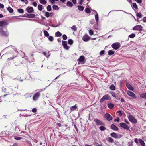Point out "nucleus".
<instances>
[{
	"label": "nucleus",
	"mask_w": 146,
	"mask_h": 146,
	"mask_svg": "<svg viewBox=\"0 0 146 146\" xmlns=\"http://www.w3.org/2000/svg\"><path fill=\"white\" fill-rule=\"evenodd\" d=\"M0 34L2 35L5 36L7 37L9 36V33L7 30L4 31L3 28L0 29Z\"/></svg>",
	"instance_id": "1"
},
{
	"label": "nucleus",
	"mask_w": 146,
	"mask_h": 146,
	"mask_svg": "<svg viewBox=\"0 0 146 146\" xmlns=\"http://www.w3.org/2000/svg\"><path fill=\"white\" fill-rule=\"evenodd\" d=\"M128 119L132 123H135L137 122V120L132 115H129L128 116Z\"/></svg>",
	"instance_id": "2"
},
{
	"label": "nucleus",
	"mask_w": 146,
	"mask_h": 146,
	"mask_svg": "<svg viewBox=\"0 0 146 146\" xmlns=\"http://www.w3.org/2000/svg\"><path fill=\"white\" fill-rule=\"evenodd\" d=\"M111 47L115 50H117L120 47V44L118 42L112 44Z\"/></svg>",
	"instance_id": "3"
},
{
	"label": "nucleus",
	"mask_w": 146,
	"mask_h": 146,
	"mask_svg": "<svg viewBox=\"0 0 146 146\" xmlns=\"http://www.w3.org/2000/svg\"><path fill=\"white\" fill-rule=\"evenodd\" d=\"M110 98V97L108 94H106L100 100V103H102L105 100H109Z\"/></svg>",
	"instance_id": "4"
},
{
	"label": "nucleus",
	"mask_w": 146,
	"mask_h": 146,
	"mask_svg": "<svg viewBox=\"0 0 146 146\" xmlns=\"http://www.w3.org/2000/svg\"><path fill=\"white\" fill-rule=\"evenodd\" d=\"M143 27L141 25H137L134 26L132 29L134 30L141 31L142 30Z\"/></svg>",
	"instance_id": "5"
},
{
	"label": "nucleus",
	"mask_w": 146,
	"mask_h": 146,
	"mask_svg": "<svg viewBox=\"0 0 146 146\" xmlns=\"http://www.w3.org/2000/svg\"><path fill=\"white\" fill-rule=\"evenodd\" d=\"M40 96V92H38L33 96V101L37 100Z\"/></svg>",
	"instance_id": "6"
},
{
	"label": "nucleus",
	"mask_w": 146,
	"mask_h": 146,
	"mask_svg": "<svg viewBox=\"0 0 146 146\" xmlns=\"http://www.w3.org/2000/svg\"><path fill=\"white\" fill-rule=\"evenodd\" d=\"M94 121L96 125L98 126L103 125L104 124L102 121L97 119H94Z\"/></svg>",
	"instance_id": "7"
},
{
	"label": "nucleus",
	"mask_w": 146,
	"mask_h": 146,
	"mask_svg": "<svg viewBox=\"0 0 146 146\" xmlns=\"http://www.w3.org/2000/svg\"><path fill=\"white\" fill-rule=\"evenodd\" d=\"M105 119L108 121H110L112 120V117L111 116L109 113H106L104 116Z\"/></svg>",
	"instance_id": "8"
},
{
	"label": "nucleus",
	"mask_w": 146,
	"mask_h": 146,
	"mask_svg": "<svg viewBox=\"0 0 146 146\" xmlns=\"http://www.w3.org/2000/svg\"><path fill=\"white\" fill-rule=\"evenodd\" d=\"M62 44L64 48L66 50H68L69 48V46L67 45V42L65 41H62Z\"/></svg>",
	"instance_id": "9"
},
{
	"label": "nucleus",
	"mask_w": 146,
	"mask_h": 146,
	"mask_svg": "<svg viewBox=\"0 0 146 146\" xmlns=\"http://www.w3.org/2000/svg\"><path fill=\"white\" fill-rule=\"evenodd\" d=\"M110 135L112 137L115 138H119L121 137L120 135H117L114 132H113L110 134Z\"/></svg>",
	"instance_id": "10"
},
{
	"label": "nucleus",
	"mask_w": 146,
	"mask_h": 146,
	"mask_svg": "<svg viewBox=\"0 0 146 146\" xmlns=\"http://www.w3.org/2000/svg\"><path fill=\"white\" fill-rule=\"evenodd\" d=\"M23 17L33 18L35 17V15L33 14H26L23 15Z\"/></svg>",
	"instance_id": "11"
},
{
	"label": "nucleus",
	"mask_w": 146,
	"mask_h": 146,
	"mask_svg": "<svg viewBox=\"0 0 146 146\" xmlns=\"http://www.w3.org/2000/svg\"><path fill=\"white\" fill-rule=\"evenodd\" d=\"M8 23L5 21H0V26H3L8 25Z\"/></svg>",
	"instance_id": "12"
},
{
	"label": "nucleus",
	"mask_w": 146,
	"mask_h": 146,
	"mask_svg": "<svg viewBox=\"0 0 146 146\" xmlns=\"http://www.w3.org/2000/svg\"><path fill=\"white\" fill-rule=\"evenodd\" d=\"M128 95L133 99H135L136 98V97L135 94L132 92L128 91Z\"/></svg>",
	"instance_id": "13"
},
{
	"label": "nucleus",
	"mask_w": 146,
	"mask_h": 146,
	"mask_svg": "<svg viewBox=\"0 0 146 146\" xmlns=\"http://www.w3.org/2000/svg\"><path fill=\"white\" fill-rule=\"evenodd\" d=\"M82 40L85 42H87L90 40V37L87 35H85L82 38Z\"/></svg>",
	"instance_id": "14"
},
{
	"label": "nucleus",
	"mask_w": 146,
	"mask_h": 146,
	"mask_svg": "<svg viewBox=\"0 0 146 146\" xmlns=\"http://www.w3.org/2000/svg\"><path fill=\"white\" fill-rule=\"evenodd\" d=\"M119 125L121 127L125 129H128V126L125 123H120Z\"/></svg>",
	"instance_id": "15"
},
{
	"label": "nucleus",
	"mask_w": 146,
	"mask_h": 146,
	"mask_svg": "<svg viewBox=\"0 0 146 146\" xmlns=\"http://www.w3.org/2000/svg\"><path fill=\"white\" fill-rule=\"evenodd\" d=\"M136 16H137V20H136L135 18V20L136 21L138 22L139 21L138 19H139V18H140L142 17V15L141 13L139 12V13H137L136 14Z\"/></svg>",
	"instance_id": "16"
},
{
	"label": "nucleus",
	"mask_w": 146,
	"mask_h": 146,
	"mask_svg": "<svg viewBox=\"0 0 146 146\" xmlns=\"http://www.w3.org/2000/svg\"><path fill=\"white\" fill-rule=\"evenodd\" d=\"M26 10H27L28 12L30 13H32L33 11V8L31 7L27 8Z\"/></svg>",
	"instance_id": "17"
},
{
	"label": "nucleus",
	"mask_w": 146,
	"mask_h": 146,
	"mask_svg": "<svg viewBox=\"0 0 146 146\" xmlns=\"http://www.w3.org/2000/svg\"><path fill=\"white\" fill-rule=\"evenodd\" d=\"M85 58L83 56H81L80 58L78 59L77 61L80 62H83L84 61Z\"/></svg>",
	"instance_id": "18"
},
{
	"label": "nucleus",
	"mask_w": 146,
	"mask_h": 146,
	"mask_svg": "<svg viewBox=\"0 0 146 146\" xmlns=\"http://www.w3.org/2000/svg\"><path fill=\"white\" fill-rule=\"evenodd\" d=\"M111 128L112 129L115 131H117L118 130V128L114 124H112L111 125Z\"/></svg>",
	"instance_id": "19"
},
{
	"label": "nucleus",
	"mask_w": 146,
	"mask_h": 146,
	"mask_svg": "<svg viewBox=\"0 0 146 146\" xmlns=\"http://www.w3.org/2000/svg\"><path fill=\"white\" fill-rule=\"evenodd\" d=\"M108 108L110 109H112L113 108L114 105L111 103H109L107 105Z\"/></svg>",
	"instance_id": "20"
},
{
	"label": "nucleus",
	"mask_w": 146,
	"mask_h": 146,
	"mask_svg": "<svg viewBox=\"0 0 146 146\" xmlns=\"http://www.w3.org/2000/svg\"><path fill=\"white\" fill-rule=\"evenodd\" d=\"M94 11L95 12H96V14L95 15V20H96V22L98 24V20H99L98 16V15L96 11Z\"/></svg>",
	"instance_id": "21"
},
{
	"label": "nucleus",
	"mask_w": 146,
	"mask_h": 146,
	"mask_svg": "<svg viewBox=\"0 0 146 146\" xmlns=\"http://www.w3.org/2000/svg\"><path fill=\"white\" fill-rule=\"evenodd\" d=\"M44 8L43 6L40 4L38 5V9L40 11H41Z\"/></svg>",
	"instance_id": "22"
},
{
	"label": "nucleus",
	"mask_w": 146,
	"mask_h": 146,
	"mask_svg": "<svg viewBox=\"0 0 146 146\" xmlns=\"http://www.w3.org/2000/svg\"><path fill=\"white\" fill-rule=\"evenodd\" d=\"M77 108V106L76 105H75L71 107L70 108V110H71L72 111H73L74 110H75Z\"/></svg>",
	"instance_id": "23"
},
{
	"label": "nucleus",
	"mask_w": 146,
	"mask_h": 146,
	"mask_svg": "<svg viewBox=\"0 0 146 146\" xmlns=\"http://www.w3.org/2000/svg\"><path fill=\"white\" fill-rule=\"evenodd\" d=\"M141 98H146V93H143L140 95Z\"/></svg>",
	"instance_id": "24"
},
{
	"label": "nucleus",
	"mask_w": 146,
	"mask_h": 146,
	"mask_svg": "<svg viewBox=\"0 0 146 146\" xmlns=\"http://www.w3.org/2000/svg\"><path fill=\"white\" fill-rule=\"evenodd\" d=\"M55 35L56 36V37H60L62 35V33L61 32L58 31L55 33Z\"/></svg>",
	"instance_id": "25"
},
{
	"label": "nucleus",
	"mask_w": 146,
	"mask_h": 146,
	"mask_svg": "<svg viewBox=\"0 0 146 146\" xmlns=\"http://www.w3.org/2000/svg\"><path fill=\"white\" fill-rule=\"evenodd\" d=\"M53 9L58 10L59 9V8L58 6L56 5H54L52 6Z\"/></svg>",
	"instance_id": "26"
},
{
	"label": "nucleus",
	"mask_w": 146,
	"mask_h": 146,
	"mask_svg": "<svg viewBox=\"0 0 146 146\" xmlns=\"http://www.w3.org/2000/svg\"><path fill=\"white\" fill-rule=\"evenodd\" d=\"M139 142L142 146H145V143L144 141L141 139H139Z\"/></svg>",
	"instance_id": "27"
},
{
	"label": "nucleus",
	"mask_w": 146,
	"mask_h": 146,
	"mask_svg": "<svg viewBox=\"0 0 146 146\" xmlns=\"http://www.w3.org/2000/svg\"><path fill=\"white\" fill-rule=\"evenodd\" d=\"M40 3L42 4L45 5L47 3L46 0H39Z\"/></svg>",
	"instance_id": "28"
},
{
	"label": "nucleus",
	"mask_w": 146,
	"mask_h": 146,
	"mask_svg": "<svg viewBox=\"0 0 146 146\" xmlns=\"http://www.w3.org/2000/svg\"><path fill=\"white\" fill-rule=\"evenodd\" d=\"M66 4L67 5L68 7H72L73 6L72 3L70 1H68Z\"/></svg>",
	"instance_id": "29"
},
{
	"label": "nucleus",
	"mask_w": 146,
	"mask_h": 146,
	"mask_svg": "<svg viewBox=\"0 0 146 146\" xmlns=\"http://www.w3.org/2000/svg\"><path fill=\"white\" fill-rule=\"evenodd\" d=\"M132 6L133 8H134L135 9H138L137 6L136 4L135 3H132Z\"/></svg>",
	"instance_id": "30"
},
{
	"label": "nucleus",
	"mask_w": 146,
	"mask_h": 146,
	"mask_svg": "<svg viewBox=\"0 0 146 146\" xmlns=\"http://www.w3.org/2000/svg\"><path fill=\"white\" fill-rule=\"evenodd\" d=\"M115 52L111 50H110L108 51V54L109 55H111L114 53Z\"/></svg>",
	"instance_id": "31"
},
{
	"label": "nucleus",
	"mask_w": 146,
	"mask_h": 146,
	"mask_svg": "<svg viewBox=\"0 0 146 146\" xmlns=\"http://www.w3.org/2000/svg\"><path fill=\"white\" fill-rule=\"evenodd\" d=\"M78 9L80 11H82L84 10V8L82 6L79 5L78 6Z\"/></svg>",
	"instance_id": "32"
},
{
	"label": "nucleus",
	"mask_w": 146,
	"mask_h": 146,
	"mask_svg": "<svg viewBox=\"0 0 146 146\" xmlns=\"http://www.w3.org/2000/svg\"><path fill=\"white\" fill-rule=\"evenodd\" d=\"M84 11L87 13H90L91 12L90 9L88 8H86Z\"/></svg>",
	"instance_id": "33"
},
{
	"label": "nucleus",
	"mask_w": 146,
	"mask_h": 146,
	"mask_svg": "<svg viewBox=\"0 0 146 146\" xmlns=\"http://www.w3.org/2000/svg\"><path fill=\"white\" fill-rule=\"evenodd\" d=\"M7 10L9 13H12L13 11V9L11 7H9L7 8Z\"/></svg>",
	"instance_id": "34"
},
{
	"label": "nucleus",
	"mask_w": 146,
	"mask_h": 146,
	"mask_svg": "<svg viewBox=\"0 0 146 146\" xmlns=\"http://www.w3.org/2000/svg\"><path fill=\"white\" fill-rule=\"evenodd\" d=\"M44 33L46 37H48L49 36V34L46 31L44 30Z\"/></svg>",
	"instance_id": "35"
},
{
	"label": "nucleus",
	"mask_w": 146,
	"mask_h": 146,
	"mask_svg": "<svg viewBox=\"0 0 146 146\" xmlns=\"http://www.w3.org/2000/svg\"><path fill=\"white\" fill-rule=\"evenodd\" d=\"M110 88L111 90H114L115 89V86L113 84L110 86Z\"/></svg>",
	"instance_id": "36"
},
{
	"label": "nucleus",
	"mask_w": 146,
	"mask_h": 146,
	"mask_svg": "<svg viewBox=\"0 0 146 146\" xmlns=\"http://www.w3.org/2000/svg\"><path fill=\"white\" fill-rule=\"evenodd\" d=\"M17 11L20 13H23L24 11L23 9H19L17 10Z\"/></svg>",
	"instance_id": "37"
},
{
	"label": "nucleus",
	"mask_w": 146,
	"mask_h": 146,
	"mask_svg": "<svg viewBox=\"0 0 146 146\" xmlns=\"http://www.w3.org/2000/svg\"><path fill=\"white\" fill-rule=\"evenodd\" d=\"M99 128L100 130L102 131H103L106 129V128L103 126H100Z\"/></svg>",
	"instance_id": "38"
},
{
	"label": "nucleus",
	"mask_w": 146,
	"mask_h": 146,
	"mask_svg": "<svg viewBox=\"0 0 146 146\" xmlns=\"http://www.w3.org/2000/svg\"><path fill=\"white\" fill-rule=\"evenodd\" d=\"M135 35L134 33H132L129 36L131 38H133L135 37Z\"/></svg>",
	"instance_id": "39"
},
{
	"label": "nucleus",
	"mask_w": 146,
	"mask_h": 146,
	"mask_svg": "<svg viewBox=\"0 0 146 146\" xmlns=\"http://www.w3.org/2000/svg\"><path fill=\"white\" fill-rule=\"evenodd\" d=\"M108 141L110 143H113L114 142V140L111 137H109L108 138Z\"/></svg>",
	"instance_id": "40"
},
{
	"label": "nucleus",
	"mask_w": 146,
	"mask_h": 146,
	"mask_svg": "<svg viewBox=\"0 0 146 146\" xmlns=\"http://www.w3.org/2000/svg\"><path fill=\"white\" fill-rule=\"evenodd\" d=\"M73 42V40L71 39H70L68 40V43L69 44L72 45Z\"/></svg>",
	"instance_id": "41"
},
{
	"label": "nucleus",
	"mask_w": 146,
	"mask_h": 146,
	"mask_svg": "<svg viewBox=\"0 0 146 146\" xmlns=\"http://www.w3.org/2000/svg\"><path fill=\"white\" fill-rule=\"evenodd\" d=\"M47 10L50 11L51 10V5H48L47 7Z\"/></svg>",
	"instance_id": "42"
},
{
	"label": "nucleus",
	"mask_w": 146,
	"mask_h": 146,
	"mask_svg": "<svg viewBox=\"0 0 146 146\" xmlns=\"http://www.w3.org/2000/svg\"><path fill=\"white\" fill-rule=\"evenodd\" d=\"M128 89L132 90H134V88L129 84H128Z\"/></svg>",
	"instance_id": "43"
},
{
	"label": "nucleus",
	"mask_w": 146,
	"mask_h": 146,
	"mask_svg": "<svg viewBox=\"0 0 146 146\" xmlns=\"http://www.w3.org/2000/svg\"><path fill=\"white\" fill-rule=\"evenodd\" d=\"M48 39L51 42L53 41L54 40L53 37L52 36H49Z\"/></svg>",
	"instance_id": "44"
},
{
	"label": "nucleus",
	"mask_w": 146,
	"mask_h": 146,
	"mask_svg": "<svg viewBox=\"0 0 146 146\" xmlns=\"http://www.w3.org/2000/svg\"><path fill=\"white\" fill-rule=\"evenodd\" d=\"M14 139L17 140H19L22 139V138L20 137H19L18 136H15L14 137Z\"/></svg>",
	"instance_id": "45"
},
{
	"label": "nucleus",
	"mask_w": 146,
	"mask_h": 146,
	"mask_svg": "<svg viewBox=\"0 0 146 146\" xmlns=\"http://www.w3.org/2000/svg\"><path fill=\"white\" fill-rule=\"evenodd\" d=\"M50 15V13L48 12H46L45 13V16L47 17L48 18L49 17Z\"/></svg>",
	"instance_id": "46"
},
{
	"label": "nucleus",
	"mask_w": 146,
	"mask_h": 146,
	"mask_svg": "<svg viewBox=\"0 0 146 146\" xmlns=\"http://www.w3.org/2000/svg\"><path fill=\"white\" fill-rule=\"evenodd\" d=\"M71 29L74 31H76L77 30V28L75 25H73L71 27Z\"/></svg>",
	"instance_id": "47"
},
{
	"label": "nucleus",
	"mask_w": 146,
	"mask_h": 146,
	"mask_svg": "<svg viewBox=\"0 0 146 146\" xmlns=\"http://www.w3.org/2000/svg\"><path fill=\"white\" fill-rule=\"evenodd\" d=\"M62 38L64 40H66L67 39V37L66 35L64 34L62 35Z\"/></svg>",
	"instance_id": "48"
},
{
	"label": "nucleus",
	"mask_w": 146,
	"mask_h": 146,
	"mask_svg": "<svg viewBox=\"0 0 146 146\" xmlns=\"http://www.w3.org/2000/svg\"><path fill=\"white\" fill-rule=\"evenodd\" d=\"M25 97L26 98L27 97H28L29 96L30 97H31V94H26L25 95Z\"/></svg>",
	"instance_id": "49"
},
{
	"label": "nucleus",
	"mask_w": 146,
	"mask_h": 146,
	"mask_svg": "<svg viewBox=\"0 0 146 146\" xmlns=\"http://www.w3.org/2000/svg\"><path fill=\"white\" fill-rule=\"evenodd\" d=\"M104 52L105 51L104 50H102L100 52V55H103L104 54Z\"/></svg>",
	"instance_id": "50"
},
{
	"label": "nucleus",
	"mask_w": 146,
	"mask_h": 146,
	"mask_svg": "<svg viewBox=\"0 0 146 146\" xmlns=\"http://www.w3.org/2000/svg\"><path fill=\"white\" fill-rule=\"evenodd\" d=\"M58 0H49V1L52 4H54V2L57 1Z\"/></svg>",
	"instance_id": "51"
},
{
	"label": "nucleus",
	"mask_w": 146,
	"mask_h": 146,
	"mask_svg": "<svg viewBox=\"0 0 146 146\" xmlns=\"http://www.w3.org/2000/svg\"><path fill=\"white\" fill-rule=\"evenodd\" d=\"M89 34L90 35H92L93 34V31L91 30H89Z\"/></svg>",
	"instance_id": "52"
},
{
	"label": "nucleus",
	"mask_w": 146,
	"mask_h": 146,
	"mask_svg": "<svg viewBox=\"0 0 146 146\" xmlns=\"http://www.w3.org/2000/svg\"><path fill=\"white\" fill-rule=\"evenodd\" d=\"M89 22L90 24L92 25L94 23V19H92Z\"/></svg>",
	"instance_id": "53"
},
{
	"label": "nucleus",
	"mask_w": 146,
	"mask_h": 146,
	"mask_svg": "<svg viewBox=\"0 0 146 146\" xmlns=\"http://www.w3.org/2000/svg\"><path fill=\"white\" fill-rule=\"evenodd\" d=\"M112 96L114 97H116V96L115 94L113 92H111Z\"/></svg>",
	"instance_id": "54"
},
{
	"label": "nucleus",
	"mask_w": 146,
	"mask_h": 146,
	"mask_svg": "<svg viewBox=\"0 0 146 146\" xmlns=\"http://www.w3.org/2000/svg\"><path fill=\"white\" fill-rule=\"evenodd\" d=\"M137 3L141 4L142 2V0H135Z\"/></svg>",
	"instance_id": "55"
},
{
	"label": "nucleus",
	"mask_w": 146,
	"mask_h": 146,
	"mask_svg": "<svg viewBox=\"0 0 146 146\" xmlns=\"http://www.w3.org/2000/svg\"><path fill=\"white\" fill-rule=\"evenodd\" d=\"M32 4L35 7H36L37 5V3L35 2H33Z\"/></svg>",
	"instance_id": "56"
},
{
	"label": "nucleus",
	"mask_w": 146,
	"mask_h": 146,
	"mask_svg": "<svg viewBox=\"0 0 146 146\" xmlns=\"http://www.w3.org/2000/svg\"><path fill=\"white\" fill-rule=\"evenodd\" d=\"M43 54H44V55L46 57H47V58H48L50 56V54H49V55H48V56H47V55H46V52H44L43 53Z\"/></svg>",
	"instance_id": "57"
},
{
	"label": "nucleus",
	"mask_w": 146,
	"mask_h": 146,
	"mask_svg": "<svg viewBox=\"0 0 146 146\" xmlns=\"http://www.w3.org/2000/svg\"><path fill=\"white\" fill-rule=\"evenodd\" d=\"M119 118H118L117 119H115L114 120V122H119Z\"/></svg>",
	"instance_id": "58"
},
{
	"label": "nucleus",
	"mask_w": 146,
	"mask_h": 146,
	"mask_svg": "<svg viewBox=\"0 0 146 146\" xmlns=\"http://www.w3.org/2000/svg\"><path fill=\"white\" fill-rule=\"evenodd\" d=\"M37 110L35 108H33L32 110V111L33 113H35L36 112Z\"/></svg>",
	"instance_id": "59"
},
{
	"label": "nucleus",
	"mask_w": 146,
	"mask_h": 146,
	"mask_svg": "<svg viewBox=\"0 0 146 146\" xmlns=\"http://www.w3.org/2000/svg\"><path fill=\"white\" fill-rule=\"evenodd\" d=\"M84 1V0H80V1H79V3L80 5H82Z\"/></svg>",
	"instance_id": "60"
},
{
	"label": "nucleus",
	"mask_w": 146,
	"mask_h": 146,
	"mask_svg": "<svg viewBox=\"0 0 146 146\" xmlns=\"http://www.w3.org/2000/svg\"><path fill=\"white\" fill-rule=\"evenodd\" d=\"M7 88L3 87L2 88V91L5 92V91L6 90Z\"/></svg>",
	"instance_id": "61"
},
{
	"label": "nucleus",
	"mask_w": 146,
	"mask_h": 146,
	"mask_svg": "<svg viewBox=\"0 0 146 146\" xmlns=\"http://www.w3.org/2000/svg\"><path fill=\"white\" fill-rule=\"evenodd\" d=\"M4 7V5L0 3V8H3Z\"/></svg>",
	"instance_id": "62"
},
{
	"label": "nucleus",
	"mask_w": 146,
	"mask_h": 146,
	"mask_svg": "<svg viewBox=\"0 0 146 146\" xmlns=\"http://www.w3.org/2000/svg\"><path fill=\"white\" fill-rule=\"evenodd\" d=\"M143 21L144 22H146V17H144L143 19Z\"/></svg>",
	"instance_id": "63"
},
{
	"label": "nucleus",
	"mask_w": 146,
	"mask_h": 146,
	"mask_svg": "<svg viewBox=\"0 0 146 146\" xmlns=\"http://www.w3.org/2000/svg\"><path fill=\"white\" fill-rule=\"evenodd\" d=\"M12 146H18V144L17 143H14Z\"/></svg>",
	"instance_id": "64"
}]
</instances>
